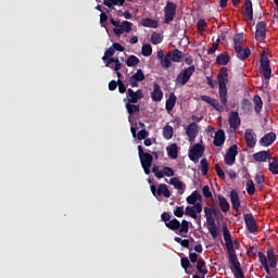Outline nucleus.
<instances>
[{
	"mask_svg": "<svg viewBox=\"0 0 278 278\" xmlns=\"http://www.w3.org/2000/svg\"><path fill=\"white\" fill-rule=\"evenodd\" d=\"M218 94L222 105H227V84L229 83V70L222 67L217 75Z\"/></svg>",
	"mask_w": 278,
	"mask_h": 278,
	"instance_id": "1",
	"label": "nucleus"
},
{
	"mask_svg": "<svg viewBox=\"0 0 278 278\" xmlns=\"http://www.w3.org/2000/svg\"><path fill=\"white\" fill-rule=\"evenodd\" d=\"M138 153H139L141 166L146 175H151V165L153 164V155H151L149 152H144V149H142V146H138Z\"/></svg>",
	"mask_w": 278,
	"mask_h": 278,
	"instance_id": "2",
	"label": "nucleus"
},
{
	"mask_svg": "<svg viewBox=\"0 0 278 278\" xmlns=\"http://www.w3.org/2000/svg\"><path fill=\"white\" fill-rule=\"evenodd\" d=\"M177 16V3L173 1H167L164 7V24L170 25Z\"/></svg>",
	"mask_w": 278,
	"mask_h": 278,
	"instance_id": "3",
	"label": "nucleus"
},
{
	"mask_svg": "<svg viewBox=\"0 0 278 278\" xmlns=\"http://www.w3.org/2000/svg\"><path fill=\"white\" fill-rule=\"evenodd\" d=\"M195 71H197V67L194 65H191L185 70H181L176 77V84H180V86H186V84L190 81V77L194 75Z\"/></svg>",
	"mask_w": 278,
	"mask_h": 278,
	"instance_id": "4",
	"label": "nucleus"
},
{
	"mask_svg": "<svg viewBox=\"0 0 278 278\" xmlns=\"http://www.w3.org/2000/svg\"><path fill=\"white\" fill-rule=\"evenodd\" d=\"M142 99H144V91L142 89L134 91V89L128 88L124 103H138Z\"/></svg>",
	"mask_w": 278,
	"mask_h": 278,
	"instance_id": "5",
	"label": "nucleus"
},
{
	"mask_svg": "<svg viewBox=\"0 0 278 278\" xmlns=\"http://www.w3.org/2000/svg\"><path fill=\"white\" fill-rule=\"evenodd\" d=\"M229 264H231V271L235 275V278H244V271H242V267L240 265V261H238V254H232L228 256Z\"/></svg>",
	"mask_w": 278,
	"mask_h": 278,
	"instance_id": "6",
	"label": "nucleus"
},
{
	"mask_svg": "<svg viewBox=\"0 0 278 278\" xmlns=\"http://www.w3.org/2000/svg\"><path fill=\"white\" fill-rule=\"evenodd\" d=\"M223 236H224L225 247L228 253V257H230L231 255H236V249L233 248V240H231V233L229 232V228H227V226H223Z\"/></svg>",
	"mask_w": 278,
	"mask_h": 278,
	"instance_id": "7",
	"label": "nucleus"
},
{
	"mask_svg": "<svg viewBox=\"0 0 278 278\" xmlns=\"http://www.w3.org/2000/svg\"><path fill=\"white\" fill-rule=\"evenodd\" d=\"M203 153H205V147H203L201 143H195L189 151V160L197 163L199 160H201V157H203Z\"/></svg>",
	"mask_w": 278,
	"mask_h": 278,
	"instance_id": "8",
	"label": "nucleus"
},
{
	"mask_svg": "<svg viewBox=\"0 0 278 278\" xmlns=\"http://www.w3.org/2000/svg\"><path fill=\"white\" fill-rule=\"evenodd\" d=\"M261 68L263 77L266 84H268V81H270V76L273 75V68L270 67V60H268V58L261 59Z\"/></svg>",
	"mask_w": 278,
	"mask_h": 278,
	"instance_id": "9",
	"label": "nucleus"
},
{
	"mask_svg": "<svg viewBox=\"0 0 278 278\" xmlns=\"http://www.w3.org/2000/svg\"><path fill=\"white\" fill-rule=\"evenodd\" d=\"M236 155H238V146L232 144L226 152L224 157L225 164L228 166H233L236 164Z\"/></svg>",
	"mask_w": 278,
	"mask_h": 278,
	"instance_id": "10",
	"label": "nucleus"
},
{
	"mask_svg": "<svg viewBox=\"0 0 278 278\" xmlns=\"http://www.w3.org/2000/svg\"><path fill=\"white\" fill-rule=\"evenodd\" d=\"M244 140H245L247 147L249 149H253L255 144H257V135H255V131H253V129L248 128L244 131Z\"/></svg>",
	"mask_w": 278,
	"mask_h": 278,
	"instance_id": "11",
	"label": "nucleus"
},
{
	"mask_svg": "<svg viewBox=\"0 0 278 278\" xmlns=\"http://www.w3.org/2000/svg\"><path fill=\"white\" fill-rule=\"evenodd\" d=\"M243 217L248 231L250 233H255L257 231V222H255V217L251 213L244 214Z\"/></svg>",
	"mask_w": 278,
	"mask_h": 278,
	"instance_id": "12",
	"label": "nucleus"
},
{
	"mask_svg": "<svg viewBox=\"0 0 278 278\" xmlns=\"http://www.w3.org/2000/svg\"><path fill=\"white\" fill-rule=\"evenodd\" d=\"M201 212H203V205H201V203L198 202L193 206H187L185 214L186 216H190L191 218L197 220V218H199V215L197 214H201Z\"/></svg>",
	"mask_w": 278,
	"mask_h": 278,
	"instance_id": "13",
	"label": "nucleus"
},
{
	"mask_svg": "<svg viewBox=\"0 0 278 278\" xmlns=\"http://www.w3.org/2000/svg\"><path fill=\"white\" fill-rule=\"evenodd\" d=\"M140 81H144V72H142V70H137V73L130 76L129 84L131 88H138L140 86Z\"/></svg>",
	"mask_w": 278,
	"mask_h": 278,
	"instance_id": "14",
	"label": "nucleus"
},
{
	"mask_svg": "<svg viewBox=\"0 0 278 278\" xmlns=\"http://www.w3.org/2000/svg\"><path fill=\"white\" fill-rule=\"evenodd\" d=\"M186 135L189 138V142H194L197 140V136L199 135V125L194 122L190 123L186 129Z\"/></svg>",
	"mask_w": 278,
	"mask_h": 278,
	"instance_id": "15",
	"label": "nucleus"
},
{
	"mask_svg": "<svg viewBox=\"0 0 278 278\" xmlns=\"http://www.w3.org/2000/svg\"><path fill=\"white\" fill-rule=\"evenodd\" d=\"M201 101H204L205 103H208L216 112H223L224 108L220 105V102L210 96H201Z\"/></svg>",
	"mask_w": 278,
	"mask_h": 278,
	"instance_id": "16",
	"label": "nucleus"
},
{
	"mask_svg": "<svg viewBox=\"0 0 278 278\" xmlns=\"http://www.w3.org/2000/svg\"><path fill=\"white\" fill-rule=\"evenodd\" d=\"M255 39L256 40L266 39V22L261 21L256 24Z\"/></svg>",
	"mask_w": 278,
	"mask_h": 278,
	"instance_id": "17",
	"label": "nucleus"
},
{
	"mask_svg": "<svg viewBox=\"0 0 278 278\" xmlns=\"http://www.w3.org/2000/svg\"><path fill=\"white\" fill-rule=\"evenodd\" d=\"M151 99L152 101L160 102L164 99V92L162 91V87H160V84L154 83L153 84V91L151 92Z\"/></svg>",
	"mask_w": 278,
	"mask_h": 278,
	"instance_id": "18",
	"label": "nucleus"
},
{
	"mask_svg": "<svg viewBox=\"0 0 278 278\" xmlns=\"http://www.w3.org/2000/svg\"><path fill=\"white\" fill-rule=\"evenodd\" d=\"M206 223L208 232L211 233L212 238L216 240V238H218L219 236L218 228L216 227V220L214 219V217H208L206 218Z\"/></svg>",
	"mask_w": 278,
	"mask_h": 278,
	"instance_id": "19",
	"label": "nucleus"
},
{
	"mask_svg": "<svg viewBox=\"0 0 278 278\" xmlns=\"http://www.w3.org/2000/svg\"><path fill=\"white\" fill-rule=\"evenodd\" d=\"M275 140H277V134L271 131L261 138L260 144H261V147H270V144H273V142H275Z\"/></svg>",
	"mask_w": 278,
	"mask_h": 278,
	"instance_id": "20",
	"label": "nucleus"
},
{
	"mask_svg": "<svg viewBox=\"0 0 278 278\" xmlns=\"http://www.w3.org/2000/svg\"><path fill=\"white\" fill-rule=\"evenodd\" d=\"M273 159V154L269 152V150H263L260 152H256L253 154V160L255 162H266L267 160H271Z\"/></svg>",
	"mask_w": 278,
	"mask_h": 278,
	"instance_id": "21",
	"label": "nucleus"
},
{
	"mask_svg": "<svg viewBox=\"0 0 278 278\" xmlns=\"http://www.w3.org/2000/svg\"><path fill=\"white\" fill-rule=\"evenodd\" d=\"M229 125L231 129L236 131V129H240V115L238 112H231L229 116Z\"/></svg>",
	"mask_w": 278,
	"mask_h": 278,
	"instance_id": "22",
	"label": "nucleus"
},
{
	"mask_svg": "<svg viewBox=\"0 0 278 278\" xmlns=\"http://www.w3.org/2000/svg\"><path fill=\"white\" fill-rule=\"evenodd\" d=\"M230 201H231L232 210L238 212L240 210V197L238 195V191L236 189H232L230 191Z\"/></svg>",
	"mask_w": 278,
	"mask_h": 278,
	"instance_id": "23",
	"label": "nucleus"
},
{
	"mask_svg": "<svg viewBox=\"0 0 278 278\" xmlns=\"http://www.w3.org/2000/svg\"><path fill=\"white\" fill-rule=\"evenodd\" d=\"M225 139H226L225 130L218 129L215 132L214 141H213L214 147H223V144H225Z\"/></svg>",
	"mask_w": 278,
	"mask_h": 278,
	"instance_id": "24",
	"label": "nucleus"
},
{
	"mask_svg": "<svg viewBox=\"0 0 278 278\" xmlns=\"http://www.w3.org/2000/svg\"><path fill=\"white\" fill-rule=\"evenodd\" d=\"M169 58L172 62H177L178 64L184 62V52L179 49H174L173 51H168Z\"/></svg>",
	"mask_w": 278,
	"mask_h": 278,
	"instance_id": "25",
	"label": "nucleus"
},
{
	"mask_svg": "<svg viewBox=\"0 0 278 278\" xmlns=\"http://www.w3.org/2000/svg\"><path fill=\"white\" fill-rule=\"evenodd\" d=\"M237 53V58L239 60H248V58L251 55V49L250 48H242V47H237L235 49Z\"/></svg>",
	"mask_w": 278,
	"mask_h": 278,
	"instance_id": "26",
	"label": "nucleus"
},
{
	"mask_svg": "<svg viewBox=\"0 0 278 278\" xmlns=\"http://www.w3.org/2000/svg\"><path fill=\"white\" fill-rule=\"evenodd\" d=\"M166 151L170 160H177V157L179 156V146H177L176 143H173L169 147H167Z\"/></svg>",
	"mask_w": 278,
	"mask_h": 278,
	"instance_id": "27",
	"label": "nucleus"
},
{
	"mask_svg": "<svg viewBox=\"0 0 278 278\" xmlns=\"http://www.w3.org/2000/svg\"><path fill=\"white\" fill-rule=\"evenodd\" d=\"M195 267H197L198 273H200V275H202L203 277H205V275H207V273H210V270L207 269L205 260H203V257H200L198 260Z\"/></svg>",
	"mask_w": 278,
	"mask_h": 278,
	"instance_id": "28",
	"label": "nucleus"
},
{
	"mask_svg": "<svg viewBox=\"0 0 278 278\" xmlns=\"http://www.w3.org/2000/svg\"><path fill=\"white\" fill-rule=\"evenodd\" d=\"M176 103L177 96H175L174 92H170L168 99L165 102V110H167V112H173Z\"/></svg>",
	"mask_w": 278,
	"mask_h": 278,
	"instance_id": "29",
	"label": "nucleus"
},
{
	"mask_svg": "<svg viewBox=\"0 0 278 278\" xmlns=\"http://www.w3.org/2000/svg\"><path fill=\"white\" fill-rule=\"evenodd\" d=\"M229 53L225 51L217 55L216 64H218V66H227L229 64Z\"/></svg>",
	"mask_w": 278,
	"mask_h": 278,
	"instance_id": "30",
	"label": "nucleus"
},
{
	"mask_svg": "<svg viewBox=\"0 0 278 278\" xmlns=\"http://www.w3.org/2000/svg\"><path fill=\"white\" fill-rule=\"evenodd\" d=\"M253 103H254L255 114H261L264 108V102L262 101V97H260V94H255L253 98Z\"/></svg>",
	"mask_w": 278,
	"mask_h": 278,
	"instance_id": "31",
	"label": "nucleus"
},
{
	"mask_svg": "<svg viewBox=\"0 0 278 278\" xmlns=\"http://www.w3.org/2000/svg\"><path fill=\"white\" fill-rule=\"evenodd\" d=\"M157 197H165V199H169L170 191L168 190V186L166 184L159 185V188L156 189Z\"/></svg>",
	"mask_w": 278,
	"mask_h": 278,
	"instance_id": "32",
	"label": "nucleus"
},
{
	"mask_svg": "<svg viewBox=\"0 0 278 278\" xmlns=\"http://www.w3.org/2000/svg\"><path fill=\"white\" fill-rule=\"evenodd\" d=\"M244 14L249 21H253V2L251 0H244Z\"/></svg>",
	"mask_w": 278,
	"mask_h": 278,
	"instance_id": "33",
	"label": "nucleus"
},
{
	"mask_svg": "<svg viewBox=\"0 0 278 278\" xmlns=\"http://www.w3.org/2000/svg\"><path fill=\"white\" fill-rule=\"evenodd\" d=\"M142 27H149L151 29H157V21L151 18V17H144L141 20Z\"/></svg>",
	"mask_w": 278,
	"mask_h": 278,
	"instance_id": "34",
	"label": "nucleus"
},
{
	"mask_svg": "<svg viewBox=\"0 0 278 278\" xmlns=\"http://www.w3.org/2000/svg\"><path fill=\"white\" fill-rule=\"evenodd\" d=\"M267 260L270 268H277V258L275 257V250L273 248L267 249Z\"/></svg>",
	"mask_w": 278,
	"mask_h": 278,
	"instance_id": "35",
	"label": "nucleus"
},
{
	"mask_svg": "<svg viewBox=\"0 0 278 278\" xmlns=\"http://www.w3.org/2000/svg\"><path fill=\"white\" fill-rule=\"evenodd\" d=\"M217 199L219 201V207H220L222 212H228L230 210L231 205L227 201V198L222 194H218Z\"/></svg>",
	"mask_w": 278,
	"mask_h": 278,
	"instance_id": "36",
	"label": "nucleus"
},
{
	"mask_svg": "<svg viewBox=\"0 0 278 278\" xmlns=\"http://www.w3.org/2000/svg\"><path fill=\"white\" fill-rule=\"evenodd\" d=\"M202 197L199 191H193L189 197H187V203L189 205H197V201H201Z\"/></svg>",
	"mask_w": 278,
	"mask_h": 278,
	"instance_id": "37",
	"label": "nucleus"
},
{
	"mask_svg": "<svg viewBox=\"0 0 278 278\" xmlns=\"http://www.w3.org/2000/svg\"><path fill=\"white\" fill-rule=\"evenodd\" d=\"M111 25H113V27H115L113 29V31L116 36H123V34H125V30L123 29V26L121 25V22L115 21L114 18H111Z\"/></svg>",
	"mask_w": 278,
	"mask_h": 278,
	"instance_id": "38",
	"label": "nucleus"
},
{
	"mask_svg": "<svg viewBox=\"0 0 278 278\" xmlns=\"http://www.w3.org/2000/svg\"><path fill=\"white\" fill-rule=\"evenodd\" d=\"M125 106L130 116H134V114H136V112H140L139 104H136L134 102H126Z\"/></svg>",
	"mask_w": 278,
	"mask_h": 278,
	"instance_id": "39",
	"label": "nucleus"
},
{
	"mask_svg": "<svg viewBox=\"0 0 278 278\" xmlns=\"http://www.w3.org/2000/svg\"><path fill=\"white\" fill-rule=\"evenodd\" d=\"M162 68H170L173 66V60L170 54L167 52L164 58L160 61Z\"/></svg>",
	"mask_w": 278,
	"mask_h": 278,
	"instance_id": "40",
	"label": "nucleus"
},
{
	"mask_svg": "<svg viewBox=\"0 0 278 278\" xmlns=\"http://www.w3.org/2000/svg\"><path fill=\"white\" fill-rule=\"evenodd\" d=\"M175 134V129L170 125H166L163 127V138L165 140H170L173 138V135Z\"/></svg>",
	"mask_w": 278,
	"mask_h": 278,
	"instance_id": "41",
	"label": "nucleus"
},
{
	"mask_svg": "<svg viewBox=\"0 0 278 278\" xmlns=\"http://www.w3.org/2000/svg\"><path fill=\"white\" fill-rule=\"evenodd\" d=\"M165 227H167V229H170L172 231H177V229L181 227V223L177 218H174L166 223Z\"/></svg>",
	"mask_w": 278,
	"mask_h": 278,
	"instance_id": "42",
	"label": "nucleus"
},
{
	"mask_svg": "<svg viewBox=\"0 0 278 278\" xmlns=\"http://www.w3.org/2000/svg\"><path fill=\"white\" fill-rule=\"evenodd\" d=\"M103 5L114 9L113 5H125V0H103Z\"/></svg>",
	"mask_w": 278,
	"mask_h": 278,
	"instance_id": "43",
	"label": "nucleus"
},
{
	"mask_svg": "<svg viewBox=\"0 0 278 278\" xmlns=\"http://www.w3.org/2000/svg\"><path fill=\"white\" fill-rule=\"evenodd\" d=\"M244 45V35L243 34H237L233 37V49L236 50L237 47H242Z\"/></svg>",
	"mask_w": 278,
	"mask_h": 278,
	"instance_id": "44",
	"label": "nucleus"
},
{
	"mask_svg": "<svg viewBox=\"0 0 278 278\" xmlns=\"http://www.w3.org/2000/svg\"><path fill=\"white\" fill-rule=\"evenodd\" d=\"M138 64H140V59H138V56H136L134 54L128 56V59L126 60V65L129 67L138 66Z\"/></svg>",
	"mask_w": 278,
	"mask_h": 278,
	"instance_id": "45",
	"label": "nucleus"
},
{
	"mask_svg": "<svg viewBox=\"0 0 278 278\" xmlns=\"http://www.w3.org/2000/svg\"><path fill=\"white\" fill-rule=\"evenodd\" d=\"M169 184L174 186L176 190H184L186 188V185H184L179 178H170Z\"/></svg>",
	"mask_w": 278,
	"mask_h": 278,
	"instance_id": "46",
	"label": "nucleus"
},
{
	"mask_svg": "<svg viewBox=\"0 0 278 278\" xmlns=\"http://www.w3.org/2000/svg\"><path fill=\"white\" fill-rule=\"evenodd\" d=\"M268 170L271 172V175H278V160L273 157V161L268 165Z\"/></svg>",
	"mask_w": 278,
	"mask_h": 278,
	"instance_id": "47",
	"label": "nucleus"
},
{
	"mask_svg": "<svg viewBox=\"0 0 278 278\" xmlns=\"http://www.w3.org/2000/svg\"><path fill=\"white\" fill-rule=\"evenodd\" d=\"M245 190L248 192V194H250V197H253V194H255V182H253V180H248L247 185H245Z\"/></svg>",
	"mask_w": 278,
	"mask_h": 278,
	"instance_id": "48",
	"label": "nucleus"
},
{
	"mask_svg": "<svg viewBox=\"0 0 278 278\" xmlns=\"http://www.w3.org/2000/svg\"><path fill=\"white\" fill-rule=\"evenodd\" d=\"M141 53L144 55V58H149L153 53V48L151 47V43H146L141 48Z\"/></svg>",
	"mask_w": 278,
	"mask_h": 278,
	"instance_id": "49",
	"label": "nucleus"
},
{
	"mask_svg": "<svg viewBox=\"0 0 278 278\" xmlns=\"http://www.w3.org/2000/svg\"><path fill=\"white\" fill-rule=\"evenodd\" d=\"M241 108L242 110H245V112H253V103H251V100L243 99L241 101Z\"/></svg>",
	"mask_w": 278,
	"mask_h": 278,
	"instance_id": "50",
	"label": "nucleus"
},
{
	"mask_svg": "<svg viewBox=\"0 0 278 278\" xmlns=\"http://www.w3.org/2000/svg\"><path fill=\"white\" fill-rule=\"evenodd\" d=\"M164 40V37L160 33H153L151 36V42L152 45H161V42Z\"/></svg>",
	"mask_w": 278,
	"mask_h": 278,
	"instance_id": "51",
	"label": "nucleus"
},
{
	"mask_svg": "<svg viewBox=\"0 0 278 278\" xmlns=\"http://www.w3.org/2000/svg\"><path fill=\"white\" fill-rule=\"evenodd\" d=\"M200 164L202 175H207V170H210V163L207 162V159H202Z\"/></svg>",
	"mask_w": 278,
	"mask_h": 278,
	"instance_id": "52",
	"label": "nucleus"
},
{
	"mask_svg": "<svg viewBox=\"0 0 278 278\" xmlns=\"http://www.w3.org/2000/svg\"><path fill=\"white\" fill-rule=\"evenodd\" d=\"M264 181H265L264 174H262V173L256 174L255 182L258 188H261V189L264 188Z\"/></svg>",
	"mask_w": 278,
	"mask_h": 278,
	"instance_id": "53",
	"label": "nucleus"
},
{
	"mask_svg": "<svg viewBox=\"0 0 278 278\" xmlns=\"http://www.w3.org/2000/svg\"><path fill=\"white\" fill-rule=\"evenodd\" d=\"M189 223L188 220L184 219L179 227V233H188L189 231Z\"/></svg>",
	"mask_w": 278,
	"mask_h": 278,
	"instance_id": "54",
	"label": "nucleus"
},
{
	"mask_svg": "<svg viewBox=\"0 0 278 278\" xmlns=\"http://www.w3.org/2000/svg\"><path fill=\"white\" fill-rule=\"evenodd\" d=\"M132 25L134 24L131 22H127V21H124V22H122V24H119V26H122V29L126 34H129V31H131V26Z\"/></svg>",
	"mask_w": 278,
	"mask_h": 278,
	"instance_id": "55",
	"label": "nucleus"
},
{
	"mask_svg": "<svg viewBox=\"0 0 278 278\" xmlns=\"http://www.w3.org/2000/svg\"><path fill=\"white\" fill-rule=\"evenodd\" d=\"M116 53L113 47L109 48L105 52L104 55L102 56L103 62H108L109 58H112Z\"/></svg>",
	"mask_w": 278,
	"mask_h": 278,
	"instance_id": "56",
	"label": "nucleus"
},
{
	"mask_svg": "<svg viewBox=\"0 0 278 278\" xmlns=\"http://www.w3.org/2000/svg\"><path fill=\"white\" fill-rule=\"evenodd\" d=\"M152 173L157 177V179H162L164 177V170H160V166L157 165L152 167Z\"/></svg>",
	"mask_w": 278,
	"mask_h": 278,
	"instance_id": "57",
	"label": "nucleus"
},
{
	"mask_svg": "<svg viewBox=\"0 0 278 278\" xmlns=\"http://www.w3.org/2000/svg\"><path fill=\"white\" fill-rule=\"evenodd\" d=\"M198 31H205V28L207 27V22L205 20L201 18L197 23Z\"/></svg>",
	"mask_w": 278,
	"mask_h": 278,
	"instance_id": "58",
	"label": "nucleus"
},
{
	"mask_svg": "<svg viewBox=\"0 0 278 278\" xmlns=\"http://www.w3.org/2000/svg\"><path fill=\"white\" fill-rule=\"evenodd\" d=\"M215 173L217 174L219 179H225V172L223 170V168L220 167V165L218 163L215 164Z\"/></svg>",
	"mask_w": 278,
	"mask_h": 278,
	"instance_id": "59",
	"label": "nucleus"
},
{
	"mask_svg": "<svg viewBox=\"0 0 278 278\" xmlns=\"http://www.w3.org/2000/svg\"><path fill=\"white\" fill-rule=\"evenodd\" d=\"M180 264H181V267L186 270V273H190L188 271V267L190 266V260H188V257H182L180 260Z\"/></svg>",
	"mask_w": 278,
	"mask_h": 278,
	"instance_id": "60",
	"label": "nucleus"
},
{
	"mask_svg": "<svg viewBox=\"0 0 278 278\" xmlns=\"http://www.w3.org/2000/svg\"><path fill=\"white\" fill-rule=\"evenodd\" d=\"M117 86H118V92L121 94H125V92H127V86H125V83H123L121 79L117 80Z\"/></svg>",
	"mask_w": 278,
	"mask_h": 278,
	"instance_id": "61",
	"label": "nucleus"
},
{
	"mask_svg": "<svg viewBox=\"0 0 278 278\" xmlns=\"http://www.w3.org/2000/svg\"><path fill=\"white\" fill-rule=\"evenodd\" d=\"M149 137V131H147V129H142L137 134V138L139 140H144Z\"/></svg>",
	"mask_w": 278,
	"mask_h": 278,
	"instance_id": "62",
	"label": "nucleus"
},
{
	"mask_svg": "<svg viewBox=\"0 0 278 278\" xmlns=\"http://www.w3.org/2000/svg\"><path fill=\"white\" fill-rule=\"evenodd\" d=\"M163 175H165V177H173L175 175V170H173V168L170 167H163Z\"/></svg>",
	"mask_w": 278,
	"mask_h": 278,
	"instance_id": "63",
	"label": "nucleus"
},
{
	"mask_svg": "<svg viewBox=\"0 0 278 278\" xmlns=\"http://www.w3.org/2000/svg\"><path fill=\"white\" fill-rule=\"evenodd\" d=\"M174 216H177V218H181L184 216V206H177L174 211Z\"/></svg>",
	"mask_w": 278,
	"mask_h": 278,
	"instance_id": "64",
	"label": "nucleus"
}]
</instances>
